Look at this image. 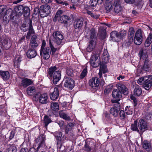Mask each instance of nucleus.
<instances>
[{"label":"nucleus","mask_w":152,"mask_h":152,"mask_svg":"<svg viewBox=\"0 0 152 152\" xmlns=\"http://www.w3.org/2000/svg\"><path fill=\"white\" fill-rule=\"evenodd\" d=\"M130 98L133 100L134 104V106H136L137 104V101L136 98L133 95H132L130 96Z\"/></svg>","instance_id":"nucleus-62"},{"label":"nucleus","mask_w":152,"mask_h":152,"mask_svg":"<svg viewBox=\"0 0 152 152\" xmlns=\"http://www.w3.org/2000/svg\"><path fill=\"white\" fill-rule=\"evenodd\" d=\"M118 90L121 91L125 95L128 94V91L127 88L123 84L118 83L117 85Z\"/></svg>","instance_id":"nucleus-13"},{"label":"nucleus","mask_w":152,"mask_h":152,"mask_svg":"<svg viewBox=\"0 0 152 152\" xmlns=\"http://www.w3.org/2000/svg\"><path fill=\"white\" fill-rule=\"evenodd\" d=\"M142 93V90L141 88L138 85H136L134 86V89L133 91L134 95L135 96H139Z\"/></svg>","instance_id":"nucleus-20"},{"label":"nucleus","mask_w":152,"mask_h":152,"mask_svg":"<svg viewBox=\"0 0 152 152\" xmlns=\"http://www.w3.org/2000/svg\"><path fill=\"white\" fill-rule=\"evenodd\" d=\"M41 94L39 92H38L33 97V99L36 101H39V99Z\"/></svg>","instance_id":"nucleus-59"},{"label":"nucleus","mask_w":152,"mask_h":152,"mask_svg":"<svg viewBox=\"0 0 152 152\" xmlns=\"http://www.w3.org/2000/svg\"><path fill=\"white\" fill-rule=\"evenodd\" d=\"M51 110L54 111H57L59 110V106L57 102H52L50 104Z\"/></svg>","instance_id":"nucleus-39"},{"label":"nucleus","mask_w":152,"mask_h":152,"mask_svg":"<svg viewBox=\"0 0 152 152\" xmlns=\"http://www.w3.org/2000/svg\"><path fill=\"white\" fill-rule=\"evenodd\" d=\"M126 31L123 30L118 33V38L119 39H123L126 35Z\"/></svg>","instance_id":"nucleus-46"},{"label":"nucleus","mask_w":152,"mask_h":152,"mask_svg":"<svg viewBox=\"0 0 152 152\" xmlns=\"http://www.w3.org/2000/svg\"><path fill=\"white\" fill-rule=\"evenodd\" d=\"M37 55V52L36 50L29 49L26 53L27 57L29 58H34Z\"/></svg>","instance_id":"nucleus-18"},{"label":"nucleus","mask_w":152,"mask_h":152,"mask_svg":"<svg viewBox=\"0 0 152 152\" xmlns=\"http://www.w3.org/2000/svg\"><path fill=\"white\" fill-rule=\"evenodd\" d=\"M50 6L47 4L40 6L39 11L40 16L43 18L47 16L50 13Z\"/></svg>","instance_id":"nucleus-4"},{"label":"nucleus","mask_w":152,"mask_h":152,"mask_svg":"<svg viewBox=\"0 0 152 152\" xmlns=\"http://www.w3.org/2000/svg\"><path fill=\"white\" fill-rule=\"evenodd\" d=\"M32 83V80L30 79L25 78L23 79L21 81V85L24 87H26Z\"/></svg>","instance_id":"nucleus-28"},{"label":"nucleus","mask_w":152,"mask_h":152,"mask_svg":"<svg viewBox=\"0 0 152 152\" xmlns=\"http://www.w3.org/2000/svg\"><path fill=\"white\" fill-rule=\"evenodd\" d=\"M110 37L113 41L118 42V33L116 31H113L110 34Z\"/></svg>","instance_id":"nucleus-32"},{"label":"nucleus","mask_w":152,"mask_h":152,"mask_svg":"<svg viewBox=\"0 0 152 152\" xmlns=\"http://www.w3.org/2000/svg\"><path fill=\"white\" fill-rule=\"evenodd\" d=\"M97 58L95 55H93L91 58L90 63L91 65L94 67H96L99 65V61L96 62Z\"/></svg>","instance_id":"nucleus-17"},{"label":"nucleus","mask_w":152,"mask_h":152,"mask_svg":"<svg viewBox=\"0 0 152 152\" xmlns=\"http://www.w3.org/2000/svg\"><path fill=\"white\" fill-rule=\"evenodd\" d=\"M23 13L25 17H27L30 15V9L28 7H23Z\"/></svg>","instance_id":"nucleus-52"},{"label":"nucleus","mask_w":152,"mask_h":152,"mask_svg":"<svg viewBox=\"0 0 152 152\" xmlns=\"http://www.w3.org/2000/svg\"><path fill=\"white\" fill-rule=\"evenodd\" d=\"M2 44L6 49H8L11 45L10 39L8 38H6L2 41Z\"/></svg>","instance_id":"nucleus-21"},{"label":"nucleus","mask_w":152,"mask_h":152,"mask_svg":"<svg viewBox=\"0 0 152 152\" xmlns=\"http://www.w3.org/2000/svg\"><path fill=\"white\" fill-rule=\"evenodd\" d=\"M6 15L10 17V19L12 20L16 19L19 16V15H18V13L15 10L13 11L11 9H9L7 11Z\"/></svg>","instance_id":"nucleus-10"},{"label":"nucleus","mask_w":152,"mask_h":152,"mask_svg":"<svg viewBox=\"0 0 152 152\" xmlns=\"http://www.w3.org/2000/svg\"><path fill=\"white\" fill-rule=\"evenodd\" d=\"M99 3V0H90L89 3L92 7H94L97 4V3Z\"/></svg>","instance_id":"nucleus-57"},{"label":"nucleus","mask_w":152,"mask_h":152,"mask_svg":"<svg viewBox=\"0 0 152 152\" xmlns=\"http://www.w3.org/2000/svg\"><path fill=\"white\" fill-rule=\"evenodd\" d=\"M37 35H33L31 39L30 46L31 48H35L38 46V44L37 43Z\"/></svg>","instance_id":"nucleus-15"},{"label":"nucleus","mask_w":152,"mask_h":152,"mask_svg":"<svg viewBox=\"0 0 152 152\" xmlns=\"http://www.w3.org/2000/svg\"><path fill=\"white\" fill-rule=\"evenodd\" d=\"M106 27L101 26L99 29V32L101 36H104L106 35Z\"/></svg>","instance_id":"nucleus-50"},{"label":"nucleus","mask_w":152,"mask_h":152,"mask_svg":"<svg viewBox=\"0 0 152 152\" xmlns=\"http://www.w3.org/2000/svg\"><path fill=\"white\" fill-rule=\"evenodd\" d=\"M138 126L140 134H142L145 131L148 129V126L147 122L143 119H141L139 120Z\"/></svg>","instance_id":"nucleus-5"},{"label":"nucleus","mask_w":152,"mask_h":152,"mask_svg":"<svg viewBox=\"0 0 152 152\" xmlns=\"http://www.w3.org/2000/svg\"><path fill=\"white\" fill-rule=\"evenodd\" d=\"M55 2L57 4H60L62 6H63L65 7V6H68L69 4L68 3L66 2H63L61 0H55Z\"/></svg>","instance_id":"nucleus-54"},{"label":"nucleus","mask_w":152,"mask_h":152,"mask_svg":"<svg viewBox=\"0 0 152 152\" xmlns=\"http://www.w3.org/2000/svg\"><path fill=\"white\" fill-rule=\"evenodd\" d=\"M139 54L140 59H147V51L146 49H141L140 51Z\"/></svg>","instance_id":"nucleus-26"},{"label":"nucleus","mask_w":152,"mask_h":152,"mask_svg":"<svg viewBox=\"0 0 152 152\" xmlns=\"http://www.w3.org/2000/svg\"><path fill=\"white\" fill-rule=\"evenodd\" d=\"M73 71L71 68L68 69L66 71L67 75L69 76H72L73 75Z\"/></svg>","instance_id":"nucleus-58"},{"label":"nucleus","mask_w":152,"mask_h":152,"mask_svg":"<svg viewBox=\"0 0 152 152\" xmlns=\"http://www.w3.org/2000/svg\"><path fill=\"white\" fill-rule=\"evenodd\" d=\"M44 122L45 126V128H47L48 124L51 122V120L48 115H45L44 116Z\"/></svg>","instance_id":"nucleus-44"},{"label":"nucleus","mask_w":152,"mask_h":152,"mask_svg":"<svg viewBox=\"0 0 152 152\" xmlns=\"http://www.w3.org/2000/svg\"><path fill=\"white\" fill-rule=\"evenodd\" d=\"M113 87L112 85L110 84L107 86L104 90V93L105 94H108L111 90Z\"/></svg>","instance_id":"nucleus-53"},{"label":"nucleus","mask_w":152,"mask_h":152,"mask_svg":"<svg viewBox=\"0 0 152 152\" xmlns=\"http://www.w3.org/2000/svg\"><path fill=\"white\" fill-rule=\"evenodd\" d=\"M152 75L144 76L139 78L137 81V83L139 85L144 84L143 86L145 88L148 90L152 85Z\"/></svg>","instance_id":"nucleus-2"},{"label":"nucleus","mask_w":152,"mask_h":152,"mask_svg":"<svg viewBox=\"0 0 152 152\" xmlns=\"http://www.w3.org/2000/svg\"><path fill=\"white\" fill-rule=\"evenodd\" d=\"M119 99L113 100H111V102L113 103H115L114 104L113 107L112 108H116V109H120V104L118 102L119 101Z\"/></svg>","instance_id":"nucleus-51"},{"label":"nucleus","mask_w":152,"mask_h":152,"mask_svg":"<svg viewBox=\"0 0 152 152\" xmlns=\"http://www.w3.org/2000/svg\"><path fill=\"white\" fill-rule=\"evenodd\" d=\"M95 147V145L93 142L88 141L85 142L83 149L86 152H89L94 149Z\"/></svg>","instance_id":"nucleus-9"},{"label":"nucleus","mask_w":152,"mask_h":152,"mask_svg":"<svg viewBox=\"0 0 152 152\" xmlns=\"http://www.w3.org/2000/svg\"><path fill=\"white\" fill-rule=\"evenodd\" d=\"M142 38L141 30L140 29H138L136 31L134 38V43L137 45H140L142 42Z\"/></svg>","instance_id":"nucleus-7"},{"label":"nucleus","mask_w":152,"mask_h":152,"mask_svg":"<svg viewBox=\"0 0 152 152\" xmlns=\"http://www.w3.org/2000/svg\"><path fill=\"white\" fill-rule=\"evenodd\" d=\"M119 116L122 120H124L126 118V115L124 111L122 110H120L119 112Z\"/></svg>","instance_id":"nucleus-56"},{"label":"nucleus","mask_w":152,"mask_h":152,"mask_svg":"<svg viewBox=\"0 0 152 152\" xmlns=\"http://www.w3.org/2000/svg\"><path fill=\"white\" fill-rule=\"evenodd\" d=\"M134 110L132 107L130 106H127L125 108V111L126 114L128 115H131L132 114Z\"/></svg>","instance_id":"nucleus-41"},{"label":"nucleus","mask_w":152,"mask_h":152,"mask_svg":"<svg viewBox=\"0 0 152 152\" xmlns=\"http://www.w3.org/2000/svg\"><path fill=\"white\" fill-rule=\"evenodd\" d=\"M45 139L44 137L40 136L35 140L36 142L39 144V146L37 148L38 150L40 148H44L45 147Z\"/></svg>","instance_id":"nucleus-12"},{"label":"nucleus","mask_w":152,"mask_h":152,"mask_svg":"<svg viewBox=\"0 0 152 152\" xmlns=\"http://www.w3.org/2000/svg\"><path fill=\"white\" fill-rule=\"evenodd\" d=\"M112 96L113 98L120 100V99L122 97V94L121 91L118 89H115L113 91Z\"/></svg>","instance_id":"nucleus-19"},{"label":"nucleus","mask_w":152,"mask_h":152,"mask_svg":"<svg viewBox=\"0 0 152 152\" xmlns=\"http://www.w3.org/2000/svg\"><path fill=\"white\" fill-rule=\"evenodd\" d=\"M63 11L61 10H58L57 12L55 17L53 18V21H56V19L59 17L62 16Z\"/></svg>","instance_id":"nucleus-49"},{"label":"nucleus","mask_w":152,"mask_h":152,"mask_svg":"<svg viewBox=\"0 0 152 152\" xmlns=\"http://www.w3.org/2000/svg\"><path fill=\"white\" fill-rule=\"evenodd\" d=\"M17 151L16 148L15 147H10L9 149V152H16Z\"/></svg>","instance_id":"nucleus-63"},{"label":"nucleus","mask_w":152,"mask_h":152,"mask_svg":"<svg viewBox=\"0 0 152 152\" xmlns=\"http://www.w3.org/2000/svg\"><path fill=\"white\" fill-rule=\"evenodd\" d=\"M83 68V70L79 76V77L81 79H83L87 75L88 73L87 66H85Z\"/></svg>","instance_id":"nucleus-36"},{"label":"nucleus","mask_w":152,"mask_h":152,"mask_svg":"<svg viewBox=\"0 0 152 152\" xmlns=\"http://www.w3.org/2000/svg\"><path fill=\"white\" fill-rule=\"evenodd\" d=\"M40 54L44 59H48L50 56L51 50L49 47H46L45 49L40 50Z\"/></svg>","instance_id":"nucleus-8"},{"label":"nucleus","mask_w":152,"mask_h":152,"mask_svg":"<svg viewBox=\"0 0 152 152\" xmlns=\"http://www.w3.org/2000/svg\"><path fill=\"white\" fill-rule=\"evenodd\" d=\"M89 85L93 88L99 86V80L97 77H92L89 80Z\"/></svg>","instance_id":"nucleus-11"},{"label":"nucleus","mask_w":152,"mask_h":152,"mask_svg":"<svg viewBox=\"0 0 152 152\" xmlns=\"http://www.w3.org/2000/svg\"><path fill=\"white\" fill-rule=\"evenodd\" d=\"M96 44V40H90L89 42L88 45L86 48L87 51L89 52L92 51L95 48Z\"/></svg>","instance_id":"nucleus-14"},{"label":"nucleus","mask_w":152,"mask_h":152,"mask_svg":"<svg viewBox=\"0 0 152 152\" xmlns=\"http://www.w3.org/2000/svg\"><path fill=\"white\" fill-rule=\"evenodd\" d=\"M100 69L99 70H101V71H102L103 73H105L107 72L106 71V66L104 64L103 62L99 61Z\"/></svg>","instance_id":"nucleus-47"},{"label":"nucleus","mask_w":152,"mask_h":152,"mask_svg":"<svg viewBox=\"0 0 152 152\" xmlns=\"http://www.w3.org/2000/svg\"><path fill=\"white\" fill-rule=\"evenodd\" d=\"M113 6L114 8L113 11L115 13H119L122 10V8L120 4V3H114Z\"/></svg>","instance_id":"nucleus-24"},{"label":"nucleus","mask_w":152,"mask_h":152,"mask_svg":"<svg viewBox=\"0 0 152 152\" xmlns=\"http://www.w3.org/2000/svg\"><path fill=\"white\" fill-rule=\"evenodd\" d=\"M59 114L60 117L66 121H70V116L67 114L65 113L63 110H61L59 111Z\"/></svg>","instance_id":"nucleus-31"},{"label":"nucleus","mask_w":152,"mask_h":152,"mask_svg":"<svg viewBox=\"0 0 152 152\" xmlns=\"http://www.w3.org/2000/svg\"><path fill=\"white\" fill-rule=\"evenodd\" d=\"M74 124L72 123H69L64 126V129L65 134H68L69 131L72 130Z\"/></svg>","instance_id":"nucleus-30"},{"label":"nucleus","mask_w":152,"mask_h":152,"mask_svg":"<svg viewBox=\"0 0 152 152\" xmlns=\"http://www.w3.org/2000/svg\"><path fill=\"white\" fill-rule=\"evenodd\" d=\"M146 40H148L151 43L152 42V34L150 33L147 38Z\"/></svg>","instance_id":"nucleus-64"},{"label":"nucleus","mask_w":152,"mask_h":152,"mask_svg":"<svg viewBox=\"0 0 152 152\" xmlns=\"http://www.w3.org/2000/svg\"><path fill=\"white\" fill-rule=\"evenodd\" d=\"M143 147L148 151H150L152 150L151 144L147 140H145L143 142Z\"/></svg>","instance_id":"nucleus-33"},{"label":"nucleus","mask_w":152,"mask_h":152,"mask_svg":"<svg viewBox=\"0 0 152 152\" xmlns=\"http://www.w3.org/2000/svg\"><path fill=\"white\" fill-rule=\"evenodd\" d=\"M137 121L135 120L131 126V129L133 131H135L140 133V130L137 126Z\"/></svg>","instance_id":"nucleus-35"},{"label":"nucleus","mask_w":152,"mask_h":152,"mask_svg":"<svg viewBox=\"0 0 152 152\" xmlns=\"http://www.w3.org/2000/svg\"><path fill=\"white\" fill-rule=\"evenodd\" d=\"M64 81V86L70 89H72L74 87L75 82L74 80L70 77H65Z\"/></svg>","instance_id":"nucleus-6"},{"label":"nucleus","mask_w":152,"mask_h":152,"mask_svg":"<svg viewBox=\"0 0 152 152\" xmlns=\"http://www.w3.org/2000/svg\"><path fill=\"white\" fill-rule=\"evenodd\" d=\"M23 7L22 5H20L17 6L15 8V11L17 13L18 15H20L23 13Z\"/></svg>","instance_id":"nucleus-34"},{"label":"nucleus","mask_w":152,"mask_h":152,"mask_svg":"<svg viewBox=\"0 0 152 152\" xmlns=\"http://www.w3.org/2000/svg\"><path fill=\"white\" fill-rule=\"evenodd\" d=\"M59 91L57 88H54V91L50 95V99L53 100L57 99L59 96Z\"/></svg>","instance_id":"nucleus-16"},{"label":"nucleus","mask_w":152,"mask_h":152,"mask_svg":"<svg viewBox=\"0 0 152 152\" xmlns=\"http://www.w3.org/2000/svg\"><path fill=\"white\" fill-rule=\"evenodd\" d=\"M49 45L51 50L52 55H53L56 51L57 49L54 47L53 45V42L50 39L49 41Z\"/></svg>","instance_id":"nucleus-45"},{"label":"nucleus","mask_w":152,"mask_h":152,"mask_svg":"<svg viewBox=\"0 0 152 152\" xmlns=\"http://www.w3.org/2000/svg\"><path fill=\"white\" fill-rule=\"evenodd\" d=\"M52 35L55 43L58 45L63 44L64 36L60 31H56L53 33Z\"/></svg>","instance_id":"nucleus-3"},{"label":"nucleus","mask_w":152,"mask_h":152,"mask_svg":"<svg viewBox=\"0 0 152 152\" xmlns=\"http://www.w3.org/2000/svg\"><path fill=\"white\" fill-rule=\"evenodd\" d=\"M96 31L94 28H92L90 30V38L91 40H96Z\"/></svg>","instance_id":"nucleus-42"},{"label":"nucleus","mask_w":152,"mask_h":152,"mask_svg":"<svg viewBox=\"0 0 152 152\" xmlns=\"http://www.w3.org/2000/svg\"><path fill=\"white\" fill-rule=\"evenodd\" d=\"M48 96L46 94H41L40 96L39 101V103L42 104H46L48 102Z\"/></svg>","instance_id":"nucleus-22"},{"label":"nucleus","mask_w":152,"mask_h":152,"mask_svg":"<svg viewBox=\"0 0 152 152\" xmlns=\"http://www.w3.org/2000/svg\"><path fill=\"white\" fill-rule=\"evenodd\" d=\"M32 22L31 20H30L29 23V26L28 28V31L27 33L26 36V38L27 39H29L31 34H33L34 33V31L32 26Z\"/></svg>","instance_id":"nucleus-25"},{"label":"nucleus","mask_w":152,"mask_h":152,"mask_svg":"<svg viewBox=\"0 0 152 152\" xmlns=\"http://www.w3.org/2000/svg\"><path fill=\"white\" fill-rule=\"evenodd\" d=\"M15 131L12 130L11 131L9 136V139L10 140H12L14 137L15 134Z\"/></svg>","instance_id":"nucleus-60"},{"label":"nucleus","mask_w":152,"mask_h":152,"mask_svg":"<svg viewBox=\"0 0 152 152\" xmlns=\"http://www.w3.org/2000/svg\"><path fill=\"white\" fill-rule=\"evenodd\" d=\"M56 66H52L48 69V74L49 78L53 79L54 84H56L61 79V72L58 70Z\"/></svg>","instance_id":"nucleus-1"},{"label":"nucleus","mask_w":152,"mask_h":152,"mask_svg":"<svg viewBox=\"0 0 152 152\" xmlns=\"http://www.w3.org/2000/svg\"><path fill=\"white\" fill-rule=\"evenodd\" d=\"M120 109L111 108L110 110V113L115 117H117L118 115V113Z\"/></svg>","instance_id":"nucleus-38"},{"label":"nucleus","mask_w":152,"mask_h":152,"mask_svg":"<svg viewBox=\"0 0 152 152\" xmlns=\"http://www.w3.org/2000/svg\"><path fill=\"white\" fill-rule=\"evenodd\" d=\"M54 136L57 137V139L59 141H61L62 137V133L60 132H57L54 134Z\"/></svg>","instance_id":"nucleus-55"},{"label":"nucleus","mask_w":152,"mask_h":152,"mask_svg":"<svg viewBox=\"0 0 152 152\" xmlns=\"http://www.w3.org/2000/svg\"><path fill=\"white\" fill-rule=\"evenodd\" d=\"M68 20L67 17L66 15H63L56 19V21L58 20V22L61 23H66Z\"/></svg>","instance_id":"nucleus-37"},{"label":"nucleus","mask_w":152,"mask_h":152,"mask_svg":"<svg viewBox=\"0 0 152 152\" xmlns=\"http://www.w3.org/2000/svg\"><path fill=\"white\" fill-rule=\"evenodd\" d=\"M6 8V6L4 5L0 6V15L2 16L5 14L7 10Z\"/></svg>","instance_id":"nucleus-48"},{"label":"nucleus","mask_w":152,"mask_h":152,"mask_svg":"<svg viewBox=\"0 0 152 152\" xmlns=\"http://www.w3.org/2000/svg\"><path fill=\"white\" fill-rule=\"evenodd\" d=\"M134 30L133 28L131 27L129 28V35L131 37H134Z\"/></svg>","instance_id":"nucleus-61"},{"label":"nucleus","mask_w":152,"mask_h":152,"mask_svg":"<svg viewBox=\"0 0 152 152\" xmlns=\"http://www.w3.org/2000/svg\"><path fill=\"white\" fill-rule=\"evenodd\" d=\"M113 7L112 4L110 2H107L105 5V8L107 12H109L113 10Z\"/></svg>","instance_id":"nucleus-40"},{"label":"nucleus","mask_w":152,"mask_h":152,"mask_svg":"<svg viewBox=\"0 0 152 152\" xmlns=\"http://www.w3.org/2000/svg\"><path fill=\"white\" fill-rule=\"evenodd\" d=\"M35 91V88L33 86H29L27 89V93L28 95H33Z\"/></svg>","instance_id":"nucleus-43"},{"label":"nucleus","mask_w":152,"mask_h":152,"mask_svg":"<svg viewBox=\"0 0 152 152\" xmlns=\"http://www.w3.org/2000/svg\"><path fill=\"white\" fill-rule=\"evenodd\" d=\"M151 66L149 63V61L148 59H145L143 67V70L145 71L149 72L151 70Z\"/></svg>","instance_id":"nucleus-27"},{"label":"nucleus","mask_w":152,"mask_h":152,"mask_svg":"<svg viewBox=\"0 0 152 152\" xmlns=\"http://www.w3.org/2000/svg\"><path fill=\"white\" fill-rule=\"evenodd\" d=\"M83 18H80L77 20L75 23L74 27L75 29H80L82 27L83 24Z\"/></svg>","instance_id":"nucleus-23"},{"label":"nucleus","mask_w":152,"mask_h":152,"mask_svg":"<svg viewBox=\"0 0 152 152\" xmlns=\"http://www.w3.org/2000/svg\"><path fill=\"white\" fill-rule=\"evenodd\" d=\"M0 75L4 80H7L10 77L9 72L7 71L0 70Z\"/></svg>","instance_id":"nucleus-29"}]
</instances>
